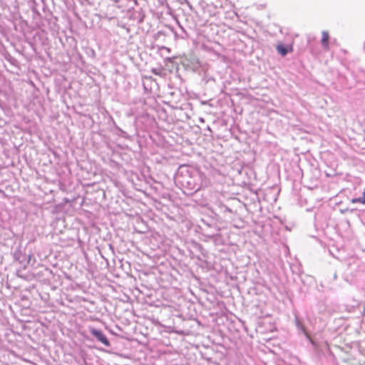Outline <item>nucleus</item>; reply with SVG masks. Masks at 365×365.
I'll return each instance as SVG.
<instances>
[{
    "label": "nucleus",
    "instance_id": "obj_1",
    "mask_svg": "<svg viewBox=\"0 0 365 365\" xmlns=\"http://www.w3.org/2000/svg\"><path fill=\"white\" fill-rule=\"evenodd\" d=\"M176 180L187 190V195H192L200 189V173L193 167L180 165L176 174Z\"/></svg>",
    "mask_w": 365,
    "mask_h": 365
},
{
    "label": "nucleus",
    "instance_id": "obj_2",
    "mask_svg": "<svg viewBox=\"0 0 365 365\" xmlns=\"http://www.w3.org/2000/svg\"><path fill=\"white\" fill-rule=\"evenodd\" d=\"M89 332L98 341L101 342L106 347L110 346V341L101 329L89 327Z\"/></svg>",
    "mask_w": 365,
    "mask_h": 365
},
{
    "label": "nucleus",
    "instance_id": "obj_3",
    "mask_svg": "<svg viewBox=\"0 0 365 365\" xmlns=\"http://www.w3.org/2000/svg\"><path fill=\"white\" fill-rule=\"evenodd\" d=\"M295 324H296L297 328L306 336L307 339H308L309 340L310 343L313 346H315V342L310 338V336L308 334L303 323L297 317L295 318Z\"/></svg>",
    "mask_w": 365,
    "mask_h": 365
},
{
    "label": "nucleus",
    "instance_id": "obj_4",
    "mask_svg": "<svg viewBox=\"0 0 365 365\" xmlns=\"http://www.w3.org/2000/svg\"><path fill=\"white\" fill-rule=\"evenodd\" d=\"M322 45L324 50H329V35L328 31H323L322 33Z\"/></svg>",
    "mask_w": 365,
    "mask_h": 365
},
{
    "label": "nucleus",
    "instance_id": "obj_5",
    "mask_svg": "<svg viewBox=\"0 0 365 365\" xmlns=\"http://www.w3.org/2000/svg\"><path fill=\"white\" fill-rule=\"evenodd\" d=\"M277 51L282 56H285L288 53L287 47L283 44L277 45Z\"/></svg>",
    "mask_w": 365,
    "mask_h": 365
},
{
    "label": "nucleus",
    "instance_id": "obj_6",
    "mask_svg": "<svg viewBox=\"0 0 365 365\" xmlns=\"http://www.w3.org/2000/svg\"><path fill=\"white\" fill-rule=\"evenodd\" d=\"M351 203H358V202H359V203L365 205V190H364V192H363V196L362 197L352 198L351 200Z\"/></svg>",
    "mask_w": 365,
    "mask_h": 365
},
{
    "label": "nucleus",
    "instance_id": "obj_7",
    "mask_svg": "<svg viewBox=\"0 0 365 365\" xmlns=\"http://www.w3.org/2000/svg\"><path fill=\"white\" fill-rule=\"evenodd\" d=\"M115 129L117 130V135L123 138H127L128 134L125 131L123 130L120 128L118 126H115Z\"/></svg>",
    "mask_w": 365,
    "mask_h": 365
},
{
    "label": "nucleus",
    "instance_id": "obj_8",
    "mask_svg": "<svg viewBox=\"0 0 365 365\" xmlns=\"http://www.w3.org/2000/svg\"><path fill=\"white\" fill-rule=\"evenodd\" d=\"M206 235L208 237H210V238H212L215 235V233H212V234H208V235Z\"/></svg>",
    "mask_w": 365,
    "mask_h": 365
},
{
    "label": "nucleus",
    "instance_id": "obj_9",
    "mask_svg": "<svg viewBox=\"0 0 365 365\" xmlns=\"http://www.w3.org/2000/svg\"><path fill=\"white\" fill-rule=\"evenodd\" d=\"M226 210H227V211H228V212H232V210H231L229 207H226Z\"/></svg>",
    "mask_w": 365,
    "mask_h": 365
},
{
    "label": "nucleus",
    "instance_id": "obj_10",
    "mask_svg": "<svg viewBox=\"0 0 365 365\" xmlns=\"http://www.w3.org/2000/svg\"><path fill=\"white\" fill-rule=\"evenodd\" d=\"M336 277H337V274H336V273H334V279H336Z\"/></svg>",
    "mask_w": 365,
    "mask_h": 365
},
{
    "label": "nucleus",
    "instance_id": "obj_11",
    "mask_svg": "<svg viewBox=\"0 0 365 365\" xmlns=\"http://www.w3.org/2000/svg\"><path fill=\"white\" fill-rule=\"evenodd\" d=\"M364 51H365V42H364Z\"/></svg>",
    "mask_w": 365,
    "mask_h": 365
}]
</instances>
